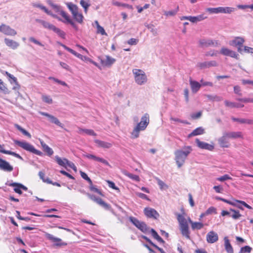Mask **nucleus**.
<instances>
[{
	"instance_id": "55",
	"label": "nucleus",
	"mask_w": 253,
	"mask_h": 253,
	"mask_svg": "<svg viewBox=\"0 0 253 253\" xmlns=\"http://www.w3.org/2000/svg\"><path fill=\"white\" fill-rule=\"evenodd\" d=\"M58 43L61 46H62L64 49H65L66 50H67L68 51L70 52V53H71L72 54H73L75 56H77V55L78 54V53H77V52H76L75 51H74L72 49L68 47V46H66L65 45H64V44H62V43H61L60 42H58Z\"/></svg>"
},
{
	"instance_id": "48",
	"label": "nucleus",
	"mask_w": 253,
	"mask_h": 253,
	"mask_svg": "<svg viewBox=\"0 0 253 253\" xmlns=\"http://www.w3.org/2000/svg\"><path fill=\"white\" fill-rule=\"evenodd\" d=\"M55 159L59 165L66 168V161H64V158L63 159H61L59 156H56L55 157Z\"/></svg>"
},
{
	"instance_id": "62",
	"label": "nucleus",
	"mask_w": 253,
	"mask_h": 253,
	"mask_svg": "<svg viewBox=\"0 0 253 253\" xmlns=\"http://www.w3.org/2000/svg\"><path fill=\"white\" fill-rule=\"evenodd\" d=\"M232 179V178L228 174H225L217 178V180L220 181H224L226 180Z\"/></svg>"
},
{
	"instance_id": "63",
	"label": "nucleus",
	"mask_w": 253,
	"mask_h": 253,
	"mask_svg": "<svg viewBox=\"0 0 253 253\" xmlns=\"http://www.w3.org/2000/svg\"><path fill=\"white\" fill-rule=\"evenodd\" d=\"M213 213H216V209L213 207H210L206 211V214H210Z\"/></svg>"
},
{
	"instance_id": "14",
	"label": "nucleus",
	"mask_w": 253,
	"mask_h": 253,
	"mask_svg": "<svg viewBox=\"0 0 253 253\" xmlns=\"http://www.w3.org/2000/svg\"><path fill=\"white\" fill-rule=\"evenodd\" d=\"M228 137L225 135L223 132L222 136L218 139V143L222 148H228L229 147V141Z\"/></svg>"
},
{
	"instance_id": "28",
	"label": "nucleus",
	"mask_w": 253,
	"mask_h": 253,
	"mask_svg": "<svg viewBox=\"0 0 253 253\" xmlns=\"http://www.w3.org/2000/svg\"><path fill=\"white\" fill-rule=\"evenodd\" d=\"M94 142L97 146L103 148H110L112 146V144L107 142L101 141L98 139H95Z\"/></svg>"
},
{
	"instance_id": "59",
	"label": "nucleus",
	"mask_w": 253,
	"mask_h": 253,
	"mask_svg": "<svg viewBox=\"0 0 253 253\" xmlns=\"http://www.w3.org/2000/svg\"><path fill=\"white\" fill-rule=\"evenodd\" d=\"M34 6L36 7L40 8L42 10H43L46 13H50L49 11L45 6L40 4H34Z\"/></svg>"
},
{
	"instance_id": "53",
	"label": "nucleus",
	"mask_w": 253,
	"mask_h": 253,
	"mask_svg": "<svg viewBox=\"0 0 253 253\" xmlns=\"http://www.w3.org/2000/svg\"><path fill=\"white\" fill-rule=\"evenodd\" d=\"M230 211H233V213L232 214H230V216L232 217L233 219H237L241 216V214L239 213V211H235L232 209H230Z\"/></svg>"
},
{
	"instance_id": "2",
	"label": "nucleus",
	"mask_w": 253,
	"mask_h": 253,
	"mask_svg": "<svg viewBox=\"0 0 253 253\" xmlns=\"http://www.w3.org/2000/svg\"><path fill=\"white\" fill-rule=\"evenodd\" d=\"M149 124V115L145 113L141 118L140 122L137 124L131 133V137L133 139L139 137L140 131L144 130Z\"/></svg>"
},
{
	"instance_id": "10",
	"label": "nucleus",
	"mask_w": 253,
	"mask_h": 253,
	"mask_svg": "<svg viewBox=\"0 0 253 253\" xmlns=\"http://www.w3.org/2000/svg\"><path fill=\"white\" fill-rule=\"evenodd\" d=\"M45 236L47 239L55 243L54 244L55 246L61 247L67 245V243L63 242L61 239L55 237L50 234L46 233Z\"/></svg>"
},
{
	"instance_id": "39",
	"label": "nucleus",
	"mask_w": 253,
	"mask_h": 253,
	"mask_svg": "<svg viewBox=\"0 0 253 253\" xmlns=\"http://www.w3.org/2000/svg\"><path fill=\"white\" fill-rule=\"evenodd\" d=\"M95 202L106 210L109 209L110 208L109 205L104 202L100 198L97 197Z\"/></svg>"
},
{
	"instance_id": "21",
	"label": "nucleus",
	"mask_w": 253,
	"mask_h": 253,
	"mask_svg": "<svg viewBox=\"0 0 253 253\" xmlns=\"http://www.w3.org/2000/svg\"><path fill=\"white\" fill-rule=\"evenodd\" d=\"M84 156L88 159H92L96 161L100 162L106 166H110L109 163L105 159L96 157L95 155L92 154H86L84 155Z\"/></svg>"
},
{
	"instance_id": "30",
	"label": "nucleus",
	"mask_w": 253,
	"mask_h": 253,
	"mask_svg": "<svg viewBox=\"0 0 253 253\" xmlns=\"http://www.w3.org/2000/svg\"><path fill=\"white\" fill-rule=\"evenodd\" d=\"M204 133L205 129L202 127L200 126L193 130V131L188 135V137L190 138L192 136L201 135Z\"/></svg>"
},
{
	"instance_id": "44",
	"label": "nucleus",
	"mask_w": 253,
	"mask_h": 253,
	"mask_svg": "<svg viewBox=\"0 0 253 253\" xmlns=\"http://www.w3.org/2000/svg\"><path fill=\"white\" fill-rule=\"evenodd\" d=\"M179 10V7L177 6L175 9L172 10L170 11H165L164 12V14L167 16H174L178 11Z\"/></svg>"
},
{
	"instance_id": "4",
	"label": "nucleus",
	"mask_w": 253,
	"mask_h": 253,
	"mask_svg": "<svg viewBox=\"0 0 253 253\" xmlns=\"http://www.w3.org/2000/svg\"><path fill=\"white\" fill-rule=\"evenodd\" d=\"M177 219L179 224L182 235L187 239H190V232L187 220L183 215L180 214H177Z\"/></svg>"
},
{
	"instance_id": "50",
	"label": "nucleus",
	"mask_w": 253,
	"mask_h": 253,
	"mask_svg": "<svg viewBox=\"0 0 253 253\" xmlns=\"http://www.w3.org/2000/svg\"><path fill=\"white\" fill-rule=\"evenodd\" d=\"M0 90L5 94L9 93L8 88L5 86L3 82L0 79Z\"/></svg>"
},
{
	"instance_id": "27",
	"label": "nucleus",
	"mask_w": 253,
	"mask_h": 253,
	"mask_svg": "<svg viewBox=\"0 0 253 253\" xmlns=\"http://www.w3.org/2000/svg\"><path fill=\"white\" fill-rule=\"evenodd\" d=\"M40 141L44 152L46 153L48 156H51L53 154L52 149L46 145L42 139H40Z\"/></svg>"
},
{
	"instance_id": "29",
	"label": "nucleus",
	"mask_w": 253,
	"mask_h": 253,
	"mask_svg": "<svg viewBox=\"0 0 253 253\" xmlns=\"http://www.w3.org/2000/svg\"><path fill=\"white\" fill-rule=\"evenodd\" d=\"M225 249L227 253H233V249L227 237L224 238Z\"/></svg>"
},
{
	"instance_id": "35",
	"label": "nucleus",
	"mask_w": 253,
	"mask_h": 253,
	"mask_svg": "<svg viewBox=\"0 0 253 253\" xmlns=\"http://www.w3.org/2000/svg\"><path fill=\"white\" fill-rule=\"evenodd\" d=\"M145 27H146L149 30H150V32L153 34V35L156 36L158 34L157 29L155 28V26L150 23L148 24L147 23H145L144 24Z\"/></svg>"
},
{
	"instance_id": "19",
	"label": "nucleus",
	"mask_w": 253,
	"mask_h": 253,
	"mask_svg": "<svg viewBox=\"0 0 253 253\" xmlns=\"http://www.w3.org/2000/svg\"><path fill=\"white\" fill-rule=\"evenodd\" d=\"M61 15L66 21H62V22L64 23L70 24L76 30H78V27L77 25L70 18L69 16L65 11H61Z\"/></svg>"
},
{
	"instance_id": "47",
	"label": "nucleus",
	"mask_w": 253,
	"mask_h": 253,
	"mask_svg": "<svg viewBox=\"0 0 253 253\" xmlns=\"http://www.w3.org/2000/svg\"><path fill=\"white\" fill-rule=\"evenodd\" d=\"M42 100L47 104H50L52 103V99L50 96L42 94Z\"/></svg>"
},
{
	"instance_id": "18",
	"label": "nucleus",
	"mask_w": 253,
	"mask_h": 253,
	"mask_svg": "<svg viewBox=\"0 0 253 253\" xmlns=\"http://www.w3.org/2000/svg\"><path fill=\"white\" fill-rule=\"evenodd\" d=\"M198 66L201 69L209 68L212 67H217L218 63L216 61L212 60L199 63H198Z\"/></svg>"
},
{
	"instance_id": "60",
	"label": "nucleus",
	"mask_w": 253,
	"mask_h": 253,
	"mask_svg": "<svg viewBox=\"0 0 253 253\" xmlns=\"http://www.w3.org/2000/svg\"><path fill=\"white\" fill-rule=\"evenodd\" d=\"M114 4L115 5L118 6H122L129 8V9L132 8V7L131 5H130L128 4H126V3H121L119 2H114Z\"/></svg>"
},
{
	"instance_id": "52",
	"label": "nucleus",
	"mask_w": 253,
	"mask_h": 253,
	"mask_svg": "<svg viewBox=\"0 0 253 253\" xmlns=\"http://www.w3.org/2000/svg\"><path fill=\"white\" fill-rule=\"evenodd\" d=\"M252 250V248L249 246H246L242 247L239 253H250Z\"/></svg>"
},
{
	"instance_id": "33",
	"label": "nucleus",
	"mask_w": 253,
	"mask_h": 253,
	"mask_svg": "<svg viewBox=\"0 0 253 253\" xmlns=\"http://www.w3.org/2000/svg\"><path fill=\"white\" fill-rule=\"evenodd\" d=\"M206 96L209 100L211 101L219 102L223 100L222 97L218 96L217 95L207 94L206 95Z\"/></svg>"
},
{
	"instance_id": "11",
	"label": "nucleus",
	"mask_w": 253,
	"mask_h": 253,
	"mask_svg": "<svg viewBox=\"0 0 253 253\" xmlns=\"http://www.w3.org/2000/svg\"><path fill=\"white\" fill-rule=\"evenodd\" d=\"M40 114L42 116L46 117L49 121L53 124L56 125L57 126L63 128V125L61 124L59 120L55 117L48 114L47 113L40 112Z\"/></svg>"
},
{
	"instance_id": "54",
	"label": "nucleus",
	"mask_w": 253,
	"mask_h": 253,
	"mask_svg": "<svg viewBox=\"0 0 253 253\" xmlns=\"http://www.w3.org/2000/svg\"><path fill=\"white\" fill-rule=\"evenodd\" d=\"M58 43L61 46H62L64 49H65L66 50H67L68 51L70 52V53H71L72 54H73L75 56H77V55L78 54V53H77V52H76L75 51H74L72 49L68 47V46H66L65 45H64V44H62V43H61L60 42H58Z\"/></svg>"
},
{
	"instance_id": "38",
	"label": "nucleus",
	"mask_w": 253,
	"mask_h": 253,
	"mask_svg": "<svg viewBox=\"0 0 253 253\" xmlns=\"http://www.w3.org/2000/svg\"><path fill=\"white\" fill-rule=\"evenodd\" d=\"M95 202L106 210L109 209L110 208L109 205L104 202L100 198L97 197Z\"/></svg>"
},
{
	"instance_id": "46",
	"label": "nucleus",
	"mask_w": 253,
	"mask_h": 253,
	"mask_svg": "<svg viewBox=\"0 0 253 253\" xmlns=\"http://www.w3.org/2000/svg\"><path fill=\"white\" fill-rule=\"evenodd\" d=\"M158 184L159 185L161 190H166L168 188V186L163 181L160 180L159 178L157 179Z\"/></svg>"
},
{
	"instance_id": "49",
	"label": "nucleus",
	"mask_w": 253,
	"mask_h": 253,
	"mask_svg": "<svg viewBox=\"0 0 253 253\" xmlns=\"http://www.w3.org/2000/svg\"><path fill=\"white\" fill-rule=\"evenodd\" d=\"M73 17L74 19L79 23H82L83 20V16L81 13H79L78 12L74 14Z\"/></svg>"
},
{
	"instance_id": "16",
	"label": "nucleus",
	"mask_w": 253,
	"mask_h": 253,
	"mask_svg": "<svg viewBox=\"0 0 253 253\" xmlns=\"http://www.w3.org/2000/svg\"><path fill=\"white\" fill-rule=\"evenodd\" d=\"M199 44L201 47H208L212 46H216L217 42H214L211 40L201 39L199 41Z\"/></svg>"
},
{
	"instance_id": "32",
	"label": "nucleus",
	"mask_w": 253,
	"mask_h": 253,
	"mask_svg": "<svg viewBox=\"0 0 253 253\" xmlns=\"http://www.w3.org/2000/svg\"><path fill=\"white\" fill-rule=\"evenodd\" d=\"M232 120L234 122H237L241 124H247L249 125H253V120L232 118Z\"/></svg>"
},
{
	"instance_id": "36",
	"label": "nucleus",
	"mask_w": 253,
	"mask_h": 253,
	"mask_svg": "<svg viewBox=\"0 0 253 253\" xmlns=\"http://www.w3.org/2000/svg\"><path fill=\"white\" fill-rule=\"evenodd\" d=\"M78 132L80 134H82L83 132H84L87 135H92V136H96V133L92 130L89 129H83L79 128Z\"/></svg>"
},
{
	"instance_id": "58",
	"label": "nucleus",
	"mask_w": 253,
	"mask_h": 253,
	"mask_svg": "<svg viewBox=\"0 0 253 253\" xmlns=\"http://www.w3.org/2000/svg\"><path fill=\"white\" fill-rule=\"evenodd\" d=\"M80 4L82 5L84 9V11L85 12H87V10L88 7L89 6L90 4H88L87 2L84 1V0H81L80 1Z\"/></svg>"
},
{
	"instance_id": "9",
	"label": "nucleus",
	"mask_w": 253,
	"mask_h": 253,
	"mask_svg": "<svg viewBox=\"0 0 253 253\" xmlns=\"http://www.w3.org/2000/svg\"><path fill=\"white\" fill-rule=\"evenodd\" d=\"M6 184L9 186L14 187V191L19 194H22V192L21 189L25 191H27L28 189L26 186L21 183L16 182L9 183V181H7Z\"/></svg>"
},
{
	"instance_id": "51",
	"label": "nucleus",
	"mask_w": 253,
	"mask_h": 253,
	"mask_svg": "<svg viewBox=\"0 0 253 253\" xmlns=\"http://www.w3.org/2000/svg\"><path fill=\"white\" fill-rule=\"evenodd\" d=\"M125 174L128 177L135 180L136 181H139V177L137 175L133 174L130 173L129 172H126L125 173Z\"/></svg>"
},
{
	"instance_id": "22",
	"label": "nucleus",
	"mask_w": 253,
	"mask_h": 253,
	"mask_svg": "<svg viewBox=\"0 0 253 253\" xmlns=\"http://www.w3.org/2000/svg\"><path fill=\"white\" fill-rule=\"evenodd\" d=\"M228 138L236 139L242 138V133L240 131H224V132Z\"/></svg>"
},
{
	"instance_id": "1",
	"label": "nucleus",
	"mask_w": 253,
	"mask_h": 253,
	"mask_svg": "<svg viewBox=\"0 0 253 253\" xmlns=\"http://www.w3.org/2000/svg\"><path fill=\"white\" fill-rule=\"evenodd\" d=\"M192 150L191 146H185L181 150H177L174 152L175 160L179 168L183 165L187 157Z\"/></svg>"
},
{
	"instance_id": "45",
	"label": "nucleus",
	"mask_w": 253,
	"mask_h": 253,
	"mask_svg": "<svg viewBox=\"0 0 253 253\" xmlns=\"http://www.w3.org/2000/svg\"><path fill=\"white\" fill-rule=\"evenodd\" d=\"M242 201L237 200H233V201L231 202V203H230V205L235 206L241 210H243V208H242V205L241 203V202H243Z\"/></svg>"
},
{
	"instance_id": "12",
	"label": "nucleus",
	"mask_w": 253,
	"mask_h": 253,
	"mask_svg": "<svg viewBox=\"0 0 253 253\" xmlns=\"http://www.w3.org/2000/svg\"><path fill=\"white\" fill-rule=\"evenodd\" d=\"M0 169L5 172H11L13 170V167L9 162L0 158Z\"/></svg>"
},
{
	"instance_id": "57",
	"label": "nucleus",
	"mask_w": 253,
	"mask_h": 253,
	"mask_svg": "<svg viewBox=\"0 0 253 253\" xmlns=\"http://www.w3.org/2000/svg\"><path fill=\"white\" fill-rule=\"evenodd\" d=\"M236 100L244 103H253V99L250 98H237Z\"/></svg>"
},
{
	"instance_id": "40",
	"label": "nucleus",
	"mask_w": 253,
	"mask_h": 253,
	"mask_svg": "<svg viewBox=\"0 0 253 253\" xmlns=\"http://www.w3.org/2000/svg\"><path fill=\"white\" fill-rule=\"evenodd\" d=\"M67 6L73 15L78 12V7L75 4L72 3H69L67 4Z\"/></svg>"
},
{
	"instance_id": "25",
	"label": "nucleus",
	"mask_w": 253,
	"mask_h": 253,
	"mask_svg": "<svg viewBox=\"0 0 253 253\" xmlns=\"http://www.w3.org/2000/svg\"><path fill=\"white\" fill-rule=\"evenodd\" d=\"M191 90L193 93H196L200 88L202 85L197 81H193L190 79L189 81Z\"/></svg>"
},
{
	"instance_id": "34",
	"label": "nucleus",
	"mask_w": 253,
	"mask_h": 253,
	"mask_svg": "<svg viewBox=\"0 0 253 253\" xmlns=\"http://www.w3.org/2000/svg\"><path fill=\"white\" fill-rule=\"evenodd\" d=\"M0 152L2 153L3 154H4L10 155L13 156H14L15 157H16L18 159H19L20 160H23L22 157L19 154H17L14 152H12V151H8V150H5L4 149H0Z\"/></svg>"
},
{
	"instance_id": "56",
	"label": "nucleus",
	"mask_w": 253,
	"mask_h": 253,
	"mask_svg": "<svg viewBox=\"0 0 253 253\" xmlns=\"http://www.w3.org/2000/svg\"><path fill=\"white\" fill-rule=\"evenodd\" d=\"M222 13H230L234 11L235 8L231 7H222Z\"/></svg>"
},
{
	"instance_id": "24",
	"label": "nucleus",
	"mask_w": 253,
	"mask_h": 253,
	"mask_svg": "<svg viewBox=\"0 0 253 253\" xmlns=\"http://www.w3.org/2000/svg\"><path fill=\"white\" fill-rule=\"evenodd\" d=\"M35 21L37 23H38L42 25L43 26V27L45 29H47L49 30H52L54 26V25H52V24H50L47 21H44L43 20L36 19Z\"/></svg>"
},
{
	"instance_id": "7",
	"label": "nucleus",
	"mask_w": 253,
	"mask_h": 253,
	"mask_svg": "<svg viewBox=\"0 0 253 253\" xmlns=\"http://www.w3.org/2000/svg\"><path fill=\"white\" fill-rule=\"evenodd\" d=\"M0 32L7 36H14L17 34L16 31L9 26L1 24L0 26Z\"/></svg>"
},
{
	"instance_id": "6",
	"label": "nucleus",
	"mask_w": 253,
	"mask_h": 253,
	"mask_svg": "<svg viewBox=\"0 0 253 253\" xmlns=\"http://www.w3.org/2000/svg\"><path fill=\"white\" fill-rule=\"evenodd\" d=\"M129 221L138 229L143 233H146L149 228L144 222L140 221L136 218L130 216L129 218Z\"/></svg>"
},
{
	"instance_id": "13",
	"label": "nucleus",
	"mask_w": 253,
	"mask_h": 253,
	"mask_svg": "<svg viewBox=\"0 0 253 253\" xmlns=\"http://www.w3.org/2000/svg\"><path fill=\"white\" fill-rule=\"evenodd\" d=\"M220 53L225 56H228L231 57L239 59V55L236 52L231 50L227 48L222 47L220 51Z\"/></svg>"
},
{
	"instance_id": "20",
	"label": "nucleus",
	"mask_w": 253,
	"mask_h": 253,
	"mask_svg": "<svg viewBox=\"0 0 253 253\" xmlns=\"http://www.w3.org/2000/svg\"><path fill=\"white\" fill-rule=\"evenodd\" d=\"M116 61V59L109 55H106L105 59L101 60V63L102 65L106 67H110Z\"/></svg>"
},
{
	"instance_id": "64",
	"label": "nucleus",
	"mask_w": 253,
	"mask_h": 253,
	"mask_svg": "<svg viewBox=\"0 0 253 253\" xmlns=\"http://www.w3.org/2000/svg\"><path fill=\"white\" fill-rule=\"evenodd\" d=\"M217 51L214 50H210L209 51L205 53V56H214L217 55Z\"/></svg>"
},
{
	"instance_id": "26",
	"label": "nucleus",
	"mask_w": 253,
	"mask_h": 253,
	"mask_svg": "<svg viewBox=\"0 0 253 253\" xmlns=\"http://www.w3.org/2000/svg\"><path fill=\"white\" fill-rule=\"evenodd\" d=\"M4 42L7 46L11 47V48H12L13 49H16L19 45V44L18 42H17L13 40H10L9 39H7V38H5L4 39Z\"/></svg>"
},
{
	"instance_id": "17",
	"label": "nucleus",
	"mask_w": 253,
	"mask_h": 253,
	"mask_svg": "<svg viewBox=\"0 0 253 253\" xmlns=\"http://www.w3.org/2000/svg\"><path fill=\"white\" fill-rule=\"evenodd\" d=\"M218 240V236L216 233L211 231L209 232L207 235V241L209 243H214Z\"/></svg>"
},
{
	"instance_id": "41",
	"label": "nucleus",
	"mask_w": 253,
	"mask_h": 253,
	"mask_svg": "<svg viewBox=\"0 0 253 253\" xmlns=\"http://www.w3.org/2000/svg\"><path fill=\"white\" fill-rule=\"evenodd\" d=\"M55 33H56L59 37L62 38V39L65 38V33L64 31H62L58 28H57L55 26H54L52 30Z\"/></svg>"
},
{
	"instance_id": "5",
	"label": "nucleus",
	"mask_w": 253,
	"mask_h": 253,
	"mask_svg": "<svg viewBox=\"0 0 253 253\" xmlns=\"http://www.w3.org/2000/svg\"><path fill=\"white\" fill-rule=\"evenodd\" d=\"M14 142L15 144L21 147L23 149L31 153L40 156H42L43 155V153L41 151L36 149L32 145L28 142L24 141H21L17 140H14Z\"/></svg>"
},
{
	"instance_id": "37",
	"label": "nucleus",
	"mask_w": 253,
	"mask_h": 253,
	"mask_svg": "<svg viewBox=\"0 0 253 253\" xmlns=\"http://www.w3.org/2000/svg\"><path fill=\"white\" fill-rule=\"evenodd\" d=\"M151 233L154 238L157 240L159 242L163 244L165 243L164 240L158 234L157 232L154 229H151Z\"/></svg>"
},
{
	"instance_id": "15",
	"label": "nucleus",
	"mask_w": 253,
	"mask_h": 253,
	"mask_svg": "<svg viewBox=\"0 0 253 253\" xmlns=\"http://www.w3.org/2000/svg\"><path fill=\"white\" fill-rule=\"evenodd\" d=\"M195 141L197 146L201 149L211 151L214 148V146L210 144L203 141H201L198 138L196 139Z\"/></svg>"
},
{
	"instance_id": "42",
	"label": "nucleus",
	"mask_w": 253,
	"mask_h": 253,
	"mask_svg": "<svg viewBox=\"0 0 253 253\" xmlns=\"http://www.w3.org/2000/svg\"><path fill=\"white\" fill-rule=\"evenodd\" d=\"M15 126L17 128V129L21 131L24 135L27 136L29 138H31V135L30 134V133L28 132L27 130H26L25 129L22 128L21 126L17 124L15 125Z\"/></svg>"
},
{
	"instance_id": "43",
	"label": "nucleus",
	"mask_w": 253,
	"mask_h": 253,
	"mask_svg": "<svg viewBox=\"0 0 253 253\" xmlns=\"http://www.w3.org/2000/svg\"><path fill=\"white\" fill-rule=\"evenodd\" d=\"M204 226V224L201 222H193L191 225V227L193 230H199L202 228Z\"/></svg>"
},
{
	"instance_id": "31",
	"label": "nucleus",
	"mask_w": 253,
	"mask_h": 253,
	"mask_svg": "<svg viewBox=\"0 0 253 253\" xmlns=\"http://www.w3.org/2000/svg\"><path fill=\"white\" fill-rule=\"evenodd\" d=\"M206 18H207V17L204 14H200L197 16H190V21L192 23H197L198 22L201 21Z\"/></svg>"
},
{
	"instance_id": "3",
	"label": "nucleus",
	"mask_w": 253,
	"mask_h": 253,
	"mask_svg": "<svg viewBox=\"0 0 253 253\" xmlns=\"http://www.w3.org/2000/svg\"><path fill=\"white\" fill-rule=\"evenodd\" d=\"M135 82L139 85L146 84L148 79L145 72L141 69H133L132 71Z\"/></svg>"
},
{
	"instance_id": "23",
	"label": "nucleus",
	"mask_w": 253,
	"mask_h": 253,
	"mask_svg": "<svg viewBox=\"0 0 253 253\" xmlns=\"http://www.w3.org/2000/svg\"><path fill=\"white\" fill-rule=\"evenodd\" d=\"M245 42L244 39L240 37H235L233 40L229 42L230 45L236 46H242Z\"/></svg>"
},
{
	"instance_id": "8",
	"label": "nucleus",
	"mask_w": 253,
	"mask_h": 253,
	"mask_svg": "<svg viewBox=\"0 0 253 253\" xmlns=\"http://www.w3.org/2000/svg\"><path fill=\"white\" fill-rule=\"evenodd\" d=\"M144 214L148 218L157 219L159 216V213L154 209L147 207L144 209Z\"/></svg>"
},
{
	"instance_id": "61",
	"label": "nucleus",
	"mask_w": 253,
	"mask_h": 253,
	"mask_svg": "<svg viewBox=\"0 0 253 253\" xmlns=\"http://www.w3.org/2000/svg\"><path fill=\"white\" fill-rule=\"evenodd\" d=\"M97 33H100L102 35H107L104 28L102 27H101L100 25H98L97 28Z\"/></svg>"
}]
</instances>
